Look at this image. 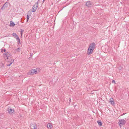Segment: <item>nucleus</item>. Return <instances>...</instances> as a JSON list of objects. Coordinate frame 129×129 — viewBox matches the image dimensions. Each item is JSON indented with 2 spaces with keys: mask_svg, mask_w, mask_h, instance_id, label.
<instances>
[{
  "mask_svg": "<svg viewBox=\"0 0 129 129\" xmlns=\"http://www.w3.org/2000/svg\"><path fill=\"white\" fill-rule=\"evenodd\" d=\"M95 44L94 42H93L90 45L87 51V54L90 55L91 54L95 49Z\"/></svg>",
  "mask_w": 129,
  "mask_h": 129,
  "instance_id": "nucleus-1",
  "label": "nucleus"
},
{
  "mask_svg": "<svg viewBox=\"0 0 129 129\" xmlns=\"http://www.w3.org/2000/svg\"><path fill=\"white\" fill-rule=\"evenodd\" d=\"M37 73V69H31L30 70L28 73V75H33L35 74H36Z\"/></svg>",
  "mask_w": 129,
  "mask_h": 129,
  "instance_id": "nucleus-2",
  "label": "nucleus"
},
{
  "mask_svg": "<svg viewBox=\"0 0 129 129\" xmlns=\"http://www.w3.org/2000/svg\"><path fill=\"white\" fill-rule=\"evenodd\" d=\"M94 4L93 3L89 1H86L85 2V5L88 8H91L93 6Z\"/></svg>",
  "mask_w": 129,
  "mask_h": 129,
  "instance_id": "nucleus-3",
  "label": "nucleus"
},
{
  "mask_svg": "<svg viewBox=\"0 0 129 129\" xmlns=\"http://www.w3.org/2000/svg\"><path fill=\"white\" fill-rule=\"evenodd\" d=\"M38 3L37 2V3L35 4L34 5L32 8V9L33 10L32 11L33 12H34L36 10L37 8L38 7Z\"/></svg>",
  "mask_w": 129,
  "mask_h": 129,
  "instance_id": "nucleus-4",
  "label": "nucleus"
},
{
  "mask_svg": "<svg viewBox=\"0 0 129 129\" xmlns=\"http://www.w3.org/2000/svg\"><path fill=\"white\" fill-rule=\"evenodd\" d=\"M126 123L124 119L120 120L119 122V124L120 126L121 125H123Z\"/></svg>",
  "mask_w": 129,
  "mask_h": 129,
  "instance_id": "nucleus-5",
  "label": "nucleus"
},
{
  "mask_svg": "<svg viewBox=\"0 0 129 129\" xmlns=\"http://www.w3.org/2000/svg\"><path fill=\"white\" fill-rule=\"evenodd\" d=\"M8 6V3L7 2H6L3 5V6L1 8V9L2 10H4L6 8H7Z\"/></svg>",
  "mask_w": 129,
  "mask_h": 129,
  "instance_id": "nucleus-6",
  "label": "nucleus"
},
{
  "mask_svg": "<svg viewBox=\"0 0 129 129\" xmlns=\"http://www.w3.org/2000/svg\"><path fill=\"white\" fill-rule=\"evenodd\" d=\"M30 127L32 129H37V127L35 123H31L30 124Z\"/></svg>",
  "mask_w": 129,
  "mask_h": 129,
  "instance_id": "nucleus-7",
  "label": "nucleus"
},
{
  "mask_svg": "<svg viewBox=\"0 0 129 129\" xmlns=\"http://www.w3.org/2000/svg\"><path fill=\"white\" fill-rule=\"evenodd\" d=\"M3 54L4 55V56H6V58L7 59H9V58H10V54L9 53L6 52L4 53Z\"/></svg>",
  "mask_w": 129,
  "mask_h": 129,
  "instance_id": "nucleus-8",
  "label": "nucleus"
},
{
  "mask_svg": "<svg viewBox=\"0 0 129 129\" xmlns=\"http://www.w3.org/2000/svg\"><path fill=\"white\" fill-rule=\"evenodd\" d=\"M109 102L112 105L114 106L115 105V103L114 102V100L112 98H110V99Z\"/></svg>",
  "mask_w": 129,
  "mask_h": 129,
  "instance_id": "nucleus-9",
  "label": "nucleus"
},
{
  "mask_svg": "<svg viewBox=\"0 0 129 129\" xmlns=\"http://www.w3.org/2000/svg\"><path fill=\"white\" fill-rule=\"evenodd\" d=\"M7 109L8 113L10 114H12L14 111V109L10 108H8Z\"/></svg>",
  "mask_w": 129,
  "mask_h": 129,
  "instance_id": "nucleus-10",
  "label": "nucleus"
},
{
  "mask_svg": "<svg viewBox=\"0 0 129 129\" xmlns=\"http://www.w3.org/2000/svg\"><path fill=\"white\" fill-rule=\"evenodd\" d=\"M12 35L15 38H16H16L19 37L16 33H13Z\"/></svg>",
  "mask_w": 129,
  "mask_h": 129,
  "instance_id": "nucleus-11",
  "label": "nucleus"
},
{
  "mask_svg": "<svg viewBox=\"0 0 129 129\" xmlns=\"http://www.w3.org/2000/svg\"><path fill=\"white\" fill-rule=\"evenodd\" d=\"M97 122L100 126H101L102 125V123L100 120L97 121Z\"/></svg>",
  "mask_w": 129,
  "mask_h": 129,
  "instance_id": "nucleus-12",
  "label": "nucleus"
},
{
  "mask_svg": "<svg viewBox=\"0 0 129 129\" xmlns=\"http://www.w3.org/2000/svg\"><path fill=\"white\" fill-rule=\"evenodd\" d=\"M14 61V60H11L10 61H8V63L7 64H11Z\"/></svg>",
  "mask_w": 129,
  "mask_h": 129,
  "instance_id": "nucleus-13",
  "label": "nucleus"
},
{
  "mask_svg": "<svg viewBox=\"0 0 129 129\" xmlns=\"http://www.w3.org/2000/svg\"><path fill=\"white\" fill-rule=\"evenodd\" d=\"M47 127L49 129H51L52 127V126L50 123H48L47 125Z\"/></svg>",
  "mask_w": 129,
  "mask_h": 129,
  "instance_id": "nucleus-14",
  "label": "nucleus"
},
{
  "mask_svg": "<svg viewBox=\"0 0 129 129\" xmlns=\"http://www.w3.org/2000/svg\"><path fill=\"white\" fill-rule=\"evenodd\" d=\"M18 41V44L19 45L21 44L20 41L19 37L16 38V39Z\"/></svg>",
  "mask_w": 129,
  "mask_h": 129,
  "instance_id": "nucleus-15",
  "label": "nucleus"
},
{
  "mask_svg": "<svg viewBox=\"0 0 129 129\" xmlns=\"http://www.w3.org/2000/svg\"><path fill=\"white\" fill-rule=\"evenodd\" d=\"M15 25L14 23L12 21L10 22V26H14Z\"/></svg>",
  "mask_w": 129,
  "mask_h": 129,
  "instance_id": "nucleus-16",
  "label": "nucleus"
},
{
  "mask_svg": "<svg viewBox=\"0 0 129 129\" xmlns=\"http://www.w3.org/2000/svg\"><path fill=\"white\" fill-rule=\"evenodd\" d=\"M26 18L27 19V22L29 18V17L28 15H27Z\"/></svg>",
  "mask_w": 129,
  "mask_h": 129,
  "instance_id": "nucleus-17",
  "label": "nucleus"
},
{
  "mask_svg": "<svg viewBox=\"0 0 129 129\" xmlns=\"http://www.w3.org/2000/svg\"><path fill=\"white\" fill-rule=\"evenodd\" d=\"M21 31L20 32L21 33V35H22V33L24 31V30H22V29H21Z\"/></svg>",
  "mask_w": 129,
  "mask_h": 129,
  "instance_id": "nucleus-18",
  "label": "nucleus"
},
{
  "mask_svg": "<svg viewBox=\"0 0 129 129\" xmlns=\"http://www.w3.org/2000/svg\"><path fill=\"white\" fill-rule=\"evenodd\" d=\"M16 50L18 52H19L20 51V49L19 48L16 49Z\"/></svg>",
  "mask_w": 129,
  "mask_h": 129,
  "instance_id": "nucleus-19",
  "label": "nucleus"
},
{
  "mask_svg": "<svg viewBox=\"0 0 129 129\" xmlns=\"http://www.w3.org/2000/svg\"><path fill=\"white\" fill-rule=\"evenodd\" d=\"M112 82L113 83L115 84V81L114 80H113L112 81Z\"/></svg>",
  "mask_w": 129,
  "mask_h": 129,
  "instance_id": "nucleus-20",
  "label": "nucleus"
},
{
  "mask_svg": "<svg viewBox=\"0 0 129 129\" xmlns=\"http://www.w3.org/2000/svg\"><path fill=\"white\" fill-rule=\"evenodd\" d=\"M52 82H53V81H51L49 83L50 84H51L52 83Z\"/></svg>",
  "mask_w": 129,
  "mask_h": 129,
  "instance_id": "nucleus-21",
  "label": "nucleus"
},
{
  "mask_svg": "<svg viewBox=\"0 0 129 129\" xmlns=\"http://www.w3.org/2000/svg\"><path fill=\"white\" fill-rule=\"evenodd\" d=\"M1 50H3V51H4V52H5V51H6V50H5V49H3H3H2Z\"/></svg>",
  "mask_w": 129,
  "mask_h": 129,
  "instance_id": "nucleus-22",
  "label": "nucleus"
},
{
  "mask_svg": "<svg viewBox=\"0 0 129 129\" xmlns=\"http://www.w3.org/2000/svg\"><path fill=\"white\" fill-rule=\"evenodd\" d=\"M122 67H119V69L120 70H121V69H122Z\"/></svg>",
  "mask_w": 129,
  "mask_h": 129,
  "instance_id": "nucleus-23",
  "label": "nucleus"
},
{
  "mask_svg": "<svg viewBox=\"0 0 129 129\" xmlns=\"http://www.w3.org/2000/svg\"><path fill=\"white\" fill-rule=\"evenodd\" d=\"M126 113H123V114H122L121 116L123 115H124Z\"/></svg>",
  "mask_w": 129,
  "mask_h": 129,
  "instance_id": "nucleus-24",
  "label": "nucleus"
},
{
  "mask_svg": "<svg viewBox=\"0 0 129 129\" xmlns=\"http://www.w3.org/2000/svg\"><path fill=\"white\" fill-rule=\"evenodd\" d=\"M45 0H43V3H44V1H45Z\"/></svg>",
  "mask_w": 129,
  "mask_h": 129,
  "instance_id": "nucleus-25",
  "label": "nucleus"
},
{
  "mask_svg": "<svg viewBox=\"0 0 129 129\" xmlns=\"http://www.w3.org/2000/svg\"><path fill=\"white\" fill-rule=\"evenodd\" d=\"M69 101H71V99H70V100H69Z\"/></svg>",
  "mask_w": 129,
  "mask_h": 129,
  "instance_id": "nucleus-26",
  "label": "nucleus"
},
{
  "mask_svg": "<svg viewBox=\"0 0 129 129\" xmlns=\"http://www.w3.org/2000/svg\"><path fill=\"white\" fill-rule=\"evenodd\" d=\"M10 65H7V66H10Z\"/></svg>",
  "mask_w": 129,
  "mask_h": 129,
  "instance_id": "nucleus-27",
  "label": "nucleus"
}]
</instances>
